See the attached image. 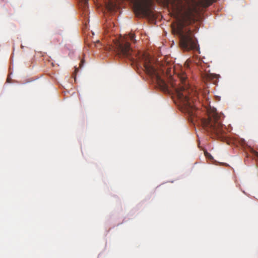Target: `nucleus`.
I'll return each mask as SVG.
<instances>
[{
	"instance_id": "9d476101",
	"label": "nucleus",
	"mask_w": 258,
	"mask_h": 258,
	"mask_svg": "<svg viewBox=\"0 0 258 258\" xmlns=\"http://www.w3.org/2000/svg\"><path fill=\"white\" fill-rule=\"evenodd\" d=\"M257 156H258V153H257Z\"/></svg>"
},
{
	"instance_id": "f03ea898",
	"label": "nucleus",
	"mask_w": 258,
	"mask_h": 258,
	"mask_svg": "<svg viewBox=\"0 0 258 258\" xmlns=\"http://www.w3.org/2000/svg\"><path fill=\"white\" fill-rule=\"evenodd\" d=\"M215 1L216 0H201L199 3H193L183 12L182 4L179 1H170V5L173 15L178 21L176 26L172 28V31L179 36L180 46L183 50L199 51L200 49L193 32L187 28H184V23H191L198 18L201 13L200 5L203 8H207Z\"/></svg>"
},
{
	"instance_id": "7ed1b4c3",
	"label": "nucleus",
	"mask_w": 258,
	"mask_h": 258,
	"mask_svg": "<svg viewBox=\"0 0 258 258\" xmlns=\"http://www.w3.org/2000/svg\"><path fill=\"white\" fill-rule=\"evenodd\" d=\"M200 123L204 131L212 138L221 140L225 138V131L222 123V115L215 108L207 110L206 117L200 118Z\"/></svg>"
},
{
	"instance_id": "0eeeda50",
	"label": "nucleus",
	"mask_w": 258,
	"mask_h": 258,
	"mask_svg": "<svg viewBox=\"0 0 258 258\" xmlns=\"http://www.w3.org/2000/svg\"><path fill=\"white\" fill-rule=\"evenodd\" d=\"M111 25H112V27H114L113 24H110V27H111ZM110 29H112V28H110Z\"/></svg>"
},
{
	"instance_id": "1a4fd4ad",
	"label": "nucleus",
	"mask_w": 258,
	"mask_h": 258,
	"mask_svg": "<svg viewBox=\"0 0 258 258\" xmlns=\"http://www.w3.org/2000/svg\"><path fill=\"white\" fill-rule=\"evenodd\" d=\"M106 27H107V28L108 29H110V28H108V24H106Z\"/></svg>"
},
{
	"instance_id": "39448f33",
	"label": "nucleus",
	"mask_w": 258,
	"mask_h": 258,
	"mask_svg": "<svg viewBox=\"0 0 258 258\" xmlns=\"http://www.w3.org/2000/svg\"><path fill=\"white\" fill-rule=\"evenodd\" d=\"M106 8L110 12H113L117 8V5L115 3L109 0L106 4Z\"/></svg>"
},
{
	"instance_id": "6e6552de",
	"label": "nucleus",
	"mask_w": 258,
	"mask_h": 258,
	"mask_svg": "<svg viewBox=\"0 0 258 258\" xmlns=\"http://www.w3.org/2000/svg\"><path fill=\"white\" fill-rule=\"evenodd\" d=\"M111 25H112V27H114L113 24H110V27H111ZM110 29H112V28H110Z\"/></svg>"
},
{
	"instance_id": "f257e3e1",
	"label": "nucleus",
	"mask_w": 258,
	"mask_h": 258,
	"mask_svg": "<svg viewBox=\"0 0 258 258\" xmlns=\"http://www.w3.org/2000/svg\"><path fill=\"white\" fill-rule=\"evenodd\" d=\"M128 40L135 42V35L130 33L119 39H113V44L109 46V49L115 52L119 57L127 58L134 63L138 64L139 61H143L146 73L156 81L160 89L167 93L174 91L179 101L181 111L187 113L192 122L197 121L199 111L194 104L195 99L191 98L192 91L188 86L185 72L181 70L177 74L176 76L181 84L177 87L174 77L172 76L171 68L167 69L165 74L163 70L159 69L154 66L149 55L146 54H134Z\"/></svg>"
},
{
	"instance_id": "423d86ee",
	"label": "nucleus",
	"mask_w": 258,
	"mask_h": 258,
	"mask_svg": "<svg viewBox=\"0 0 258 258\" xmlns=\"http://www.w3.org/2000/svg\"><path fill=\"white\" fill-rule=\"evenodd\" d=\"M87 5H88V1H87V0H85L84 2V5H85V6L87 7Z\"/></svg>"
},
{
	"instance_id": "20e7f679",
	"label": "nucleus",
	"mask_w": 258,
	"mask_h": 258,
	"mask_svg": "<svg viewBox=\"0 0 258 258\" xmlns=\"http://www.w3.org/2000/svg\"><path fill=\"white\" fill-rule=\"evenodd\" d=\"M131 2L133 5L134 11L137 16H154L153 12L149 6V0H131Z\"/></svg>"
}]
</instances>
